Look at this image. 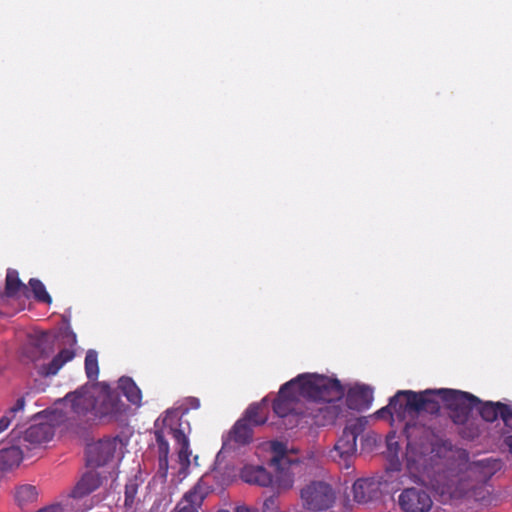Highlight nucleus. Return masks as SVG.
Returning <instances> with one entry per match:
<instances>
[{"label": "nucleus", "mask_w": 512, "mask_h": 512, "mask_svg": "<svg viewBox=\"0 0 512 512\" xmlns=\"http://www.w3.org/2000/svg\"><path fill=\"white\" fill-rule=\"evenodd\" d=\"M345 390L337 378L315 373H303L284 383L273 401V411L279 417L290 414L304 416L301 399H328L344 396Z\"/></svg>", "instance_id": "nucleus-1"}, {"label": "nucleus", "mask_w": 512, "mask_h": 512, "mask_svg": "<svg viewBox=\"0 0 512 512\" xmlns=\"http://www.w3.org/2000/svg\"><path fill=\"white\" fill-rule=\"evenodd\" d=\"M429 446L409 441L406 451L405 473L398 474L399 481L394 485L404 486L411 481L416 486L405 487L398 495V505L403 512H430L433 507V500L427 489L419 482H423L422 474L426 470L427 456L431 452Z\"/></svg>", "instance_id": "nucleus-2"}, {"label": "nucleus", "mask_w": 512, "mask_h": 512, "mask_svg": "<svg viewBox=\"0 0 512 512\" xmlns=\"http://www.w3.org/2000/svg\"><path fill=\"white\" fill-rule=\"evenodd\" d=\"M432 488L442 503L474 502L487 507L496 501L493 487L489 483L459 478L456 482L445 473H439L432 482Z\"/></svg>", "instance_id": "nucleus-3"}, {"label": "nucleus", "mask_w": 512, "mask_h": 512, "mask_svg": "<svg viewBox=\"0 0 512 512\" xmlns=\"http://www.w3.org/2000/svg\"><path fill=\"white\" fill-rule=\"evenodd\" d=\"M271 449L273 455L269 465L275 471L274 476L263 466L245 465L240 471V477L249 484L267 487L275 482L278 488L289 489L294 482L290 468L292 465L298 464V461L288 455L286 446L281 442H272Z\"/></svg>", "instance_id": "nucleus-4"}, {"label": "nucleus", "mask_w": 512, "mask_h": 512, "mask_svg": "<svg viewBox=\"0 0 512 512\" xmlns=\"http://www.w3.org/2000/svg\"><path fill=\"white\" fill-rule=\"evenodd\" d=\"M400 466L398 459H392L383 475L356 480L352 486L354 500L364 504L378 500L384 492L399 490V485L394 482L401 471Z\"/></svg>", "instance_id": "nucleus-5"}, {"label": "nucleus", "mask_w": 512, "mask_h": 512, "mask_svg": "<svg viewBox=\"0 0 512 512\" xmlns=\"http://www.w3.org/2000/svg\"><path fill=\"white\" fill-rule=\"evenodd\" d=\"M365 423L363 419L359 418L354 423L346 426L330 451V458L337 462L341 468L349 470L352 467L357 451V438L363 432Z\"/></svg>", "instance_id": "nucleus-6"}, {"label": "nucleus", "mask_w": 512, "mask_h": 512, "mask_svg": "<svg viewBox=\"0 0 512 512\" xmlns=\"http://www.w3.org/2000/svg\"><path fill=\"white\" fill-rule=\"evenodd\" d=\"M302 507L310 512H324L336 502L335 489L325 481H310L299 492Z\"/></svg>", "instance_id": "nucleus-7"}, {"label": "nucleus", "mask_w": 512, "mask_h": 512, "mask_svg": "<svg viewBox=\"0 0 512 512\" xmlns=\"http://www.w3.org/2000/svg\"><path fill=\"white\" fill-rule=\"evenodd\" d=\"M124 444L118 436L104 437L86 447L87 465L93 468L115 464L123 456Z\"/></svg>", "instance_id": "nucleus-8"}, {"label": "nucleus", "mask_w": 512, "mask_h": 512, "mask_svg": "<svg viewBox=\"0 0 512 512\" xmlns=\"http://www.w3.org/2000/svg\"><path fill=\"white\" fill-rule=\"evenodd\" d=\"M442 403L450 412V418L455 424H464L468 421L471 412L480 403L475 395L455 389L440 388Z\"/></svg>", "instance_id": "nucleus-9"}, {"label": "nucleus", "mask_w": 512, "mask_h": 512, "mask_svg": "<svg viewBox=\"0 0 512 512\" xmlns=\"http://www.w3.org/2000/svg\"><path fill=\"white\" fill-rule=\"evenodd\" d=\"M440 389H426L415 392L412 390H399L398 396H404L407 413L425 412L431 415H437L440 412L442 394Z\"/></svg>", "instance_id": "nucleus-10"}, {"label": "nucleus", "mask_w": 512, "mask_h": 512, "mask_svg": "<svg viewBox=\"0 0 512 512\" xmlns=\"http://www.w3.org/2000/svg\"><path fill=\"white\" fill-rule=\"evenodd\" d=\"M97 395L96 384H85L75 391L67 393L61 401L69 405L77 418H86V421L90 422L89 418L94 417Z\"/></svg>", "instance_id": "nucleus-11"}, {"label": "nucleus", "mask_w": 512, "mask_h": 512, "mask_svg": "<svg viewBox=\"0 0 512 512\" xmlns=\"http://www.w3.org/2000/svg\"><path fill=\"white\" fill-rule=\"evenodd\" d=\"M218 472L206 474L187 492L183 494L171 512H203V502L210 493V480L217 477Z\"/></svg>", "instance_id": "nucleus-12"}, {"label": "nucleus", "mask_w": 512, "mask_h": 512, "mask_svg": "<svg viewBox=\"0 0 512 512\" xmlns=\"http://www.w3.org/2000/svg\"><path fill=\"white\" fill-rule=\"evenodd\" d=\"M343 398L309 399L305 408L304 417H309L317 426H326L335 422L342 412L340 405L336 402Z\"/></svg>", "instance_id": "nucleus-13"}, {"label": "nucleus", "mask_w": 512, "mask_h": 512, "mask_svg": "<svg viewBox=\"0 0 512 512\" xmlns=\"http://www.w3.org/2000/svg\"><path fill=\"white\" fill-rule=\"evenodd\" d=\"M97 385V400L95 401L94 417L89 420L102 419L116 416L123 411L124 404L120 400L119 393L112 390L107 384Z\"/></svg>", "instance_id": "nucleus-14"}, {"label": "nucleus", "mask_w": 512, "mask_h": 512, "mask_svg": "<svg viewBox=\"0 0 512 512\" xmlns=\"http://www.w3.org/2000/svg\"><path fill=\"white\" fill-rule=\"evenodd\" d=\"M54 352V341L50 334L42 333L31 338L22 348L23 361L38 362L49 358Z\"/></svg>", "instance_id": "nucleus-15"}, {"label": "nucleus", "mask_w": 512, "mask_h": 512, "mask_svg": "<svg viewBox=\"0 0 512 512\" xmlns=\"http://www.w3.org/2000/svg\"><path fill=\"white\" fill-rule=\"evenodd\" d=\"M502 466L503 463L500 459L484 458L470 463L461 478L489 483V480L501 470Z\"/></svg>", "instance_id": "nucleus-16"}, {"label": "nucleus", "mask_w": 512, "mask_h": 512, "mask_svg": "<svg viewBox=\"0 0 512 512\" xmlns=\"http://www.w3.org/2000/svg\"><path fill=\"white\" fill-rule=\"evenodd\" d=\"M373 401V390L369 386L359 385L351 388L346 396V403L350 409L362 411L370 407Z\"/></svg>", "instance_id": "nucleus-17"}, {"label": "nucleus", "mask_w": 512, "mask_h": 512, "mask_svg": "<svg viewBox=\"0 0 512 512\" xmlns=\"http://www.w3.org/2000/svg\"><path fill=\"white\" fill-rule=\"evenodd\" d=\"M104 478L105 477L95 469L87 471L75 485L71 496L73 498H82L94 492L101 486Z\"/></svg>", "instance_id": "nucleus-18"}, {"label": "nucleus", "mask_w": 512, "mask_h": 512, "mask_svg": "<svg viewBox=\"0 0 512 512\" xmlns=\"http://www.w3.org/2000/svg\"><path fill=\"white\" fill-rule=\"evenodd\" d=\"M54 437V428L49 423L31 425L25 432L23 440L32 445H40Z\"/></svg>", "instance_id": "nucleus-19"}, {"label": "nucleus", "mask_w": 512, "mask_h": 512, "mask_svg": "<svg viewBox=\"0 0 512 512\" xmlns=\"http://www.w3.org/2000/svg\"><path fill=\"white\" fill-rule=\"evenodd\" d=\"M74 357V350L63 348L57 355L52 358L49 363L40 365L38 368V373L44 377L54 376L67 362L71 361Z\"/></svg>", "instance_id": "nucleus-20"}, {"label": "nucleus", "mask_w": 512, "mask_h": 512, "mask_svg": "<svg viewBox=\"0 0 512 512\" xmlns=\"http://www.w3.org/2000/svg\"><path fill=\"white\" fill-rule=\"evenodd\" d=\"M242 419L251 424L253 427L265 424L268 419L267 399L264 398L259 403H253L249 405Z\"/></svg>", "instance_id": "nucleus-21"}, {"label": "nucleus", "mask_w": 512, "mask_h": 512, "mask_svg": "<svg viewBox=\"0 0 512 512\" xmlns=\"http://www.w3.org/2000/svg\"><path fill=\"white\" fill-rule=\"evenodd\" d=\"M23 453L16 445L0 447V471L9 470L18 466L22 461Z\"/></svg>", "instance_id": "nucleus-22"}, {"label": "nucleus", "mask_w": 512, "mask_h": 512, "mask_svg": "<svg viewBox=\"0 0 512 512\" xmlns=\"http://www.w3.org/2000/svg\"><path fill=\"white\" fill-rule=\"evenodd\" d=\"M407 414L404 396H398V392L390 398L389 404L377 411L379 418L395 415L398 419H404Z\"/></svg>", "instance_id": "nucleus-23"}, {"label": "nucleus", "mask_w": 512, "mask_h": 512, "mask_svg": "<svg viewBox=\"0 0 512 512\" xmlns=\"http://www.w3.org/2000/svg\"><path fill=\"white\" fill-rule=\"evenodd\" d=\"M253 426L240 418L232 427L229 438L237 444L245 445L251 442Z\"/></svg>", "instance_id": "nucleus-24"}, {"label": "nucleus", "mask_w": 512, "mask_h": 512, "mask_svg": "<svg viewBox=\"0 0 512 512\" xmlns=\"http://www.w3.org/2000/svg\"><path fill=\"white\" fill-rule=\"evenodd\" d=\"M118 388L127 400L133 405L139 406L142 400V393L136 383L130 377H121L118 381Z\"/></svg>", "instance_id": "nucleus-25"}, {"label": "nucleus", "mask_w": 512, "mask_h": 512, "mask_svg": "<svg viewBox=\"0 0 512 512\" xmlns=\"http://www.w3.org/2000/svg\"><path fill=\"white\" fill-rule=\"evenodd\" d=\"M39 492L37 487L31 484H21L15 487L14 498L20 507L33 504L37 501Z\"/></svg>", "instance_id": "nucleus-26"}, {"label": "nucleus", "mask_w": 512, "mask_h": 512, "mask_svg": "<svg viewBox=\"0 0 512 512\" xmlns=\"http://www.w3.org/2000/svg\"><path fill=\"white\" fill-rule=\"evenodd\" d=\"M503 406H505V404L502 402H482L480 400V403L476 408L484 421L494 422L498 419V417L501 418V411Z\"/></svg>", "instance_id": "nucleus-27"}, {"label": "nucleus", "mask_w": 512, "mask_h": 512, "mask_svg": "<svg viewBox=\"0 0 512 512\" xmlns=\"http://www.w3.org/2000/svg\"><path fill=\"white\" fill-rule=\"evenodd\" d=\"M27 289V286L19 279L18 272L13 269H8L5 283L6 295L12 297L17 295L21 290L26 291Z\"/></svg>", "instance_id": "nucleus-28"}, {"label": "nucleus", "mask_w": 512, "mask_h": 512, "mask_svg": "<svg viewBox=\"0 0 512 512\" xmlns=\"http://www.w3.org/2000/svg\"><path fill=\"white\" fill-rule=\"evenodd\" d=\"M24 406V398H19L17 399L16 403L0 418V433L5 431L10 426L16 413L23 411Z\"/></svg>", "instance_id": "nucleus-29"}, {"label": "nucleus", "mask_w": 512, "mask_h": 512, "mask_svg": "<svg viewBox=\"0 0 512 512\" xmlns=\"http://www.w3.org/2000/svg\"><path fill=\"white\" fill-rule=\"evenodd\" d=\"M24 406V398H19L17 399L16 403L0 418V433L5 431L10 426L16 413L23 411Z\"/></svg>", "instance_id": "nucleus-30"}, {"label": "nucleus", "mask_w": 512, "mask_h": 512, "mask_svg": "<svg viewBox=\"0 0 512 512\" xmlns=\"http://www.w3.org/2000/svg\"><path fill=\"white\" fill-rule=\"evenodd\" d=\"M85 372L90 380H95L99 375L98 354L95 350H88L86 353Z\"/></svg>", "instance_id": "nucleus-31"}, {"label": "nucleus", "mask_w": 512, "mask_h": 512, "mask_svg": "<svg viewBox=\"0 0 512 512\" xmlns=\"http://www.w3.org/2000/svg\"><path fill=\"white\" fill-rule=\"evenodd\" d=\"M29 286L31 291L33 292L34 298L43 303L50 304L52 302V298L49 293L46 291L44 284L36 278H31L29 281Z\"/></svg>", "instance_id": "nucleus-32"}, {"label": "nucleus", "mask_w": 512, "mask_h": 512, "mask_svg": "<svg viewBox=\"0 0 512 512\" xmlns=\"http://www.w3.org/2000/svg\"><path fill=\"white\" fill-rule=\"evenodd\" d=\"M464 427L461 429V436L468 440H473L478 437L481 433L480 427L478 424L474 422H470L469 420L463 424Z\"/></svg>", "instance_id": "nucleus-33"}, {"label": "nucleus", "mask_w": 512, "mask_h": 512, "mask_svg": "<svg viewBox=\"0 0 512 512\" xmlns=\"http://www.w3.org/2000/svg\"><path fill=\"white\" fill-rule=\"evenodd\" d=\"M156 443L158 447V457H168L169 456V443L165 439L162 431L155 432Z\"/></svg>", "instance_id": "nucleus-34"}, {"label": "nucleus", "mask_w": 512, "mask_h": 512, "mask_svg": "<svg viewBox=\"0 0 512 512\" xmlns=\"http://www.w3.org/2000/svg\"><path fill=\"white\" fill-rule=\"evenodd\" d=\"M137 491H138V485L136 483L130 482V483L126 484L125 492H124V495H125L124 505L126 507L130 508L133 506V504L135 503Z\"/></svg>", "instance_id": "nucleus-35"}, {"label": "nucleus", "mask_w": 512, "mask_h": 512, "mask_svg": "<svg viewBox=\"0 0 512 512\" xmlns=\"http://www.w3.org/2000/svg\"><path fill=\"white\" fill-rule=\"evenodd\" d=\"M190 456H191V450L189 442L183 443L181 446H179L178 451V459L181 464V467L186 469L190 465Z\"/></svg>", "instance_id": "nucleus-36"}, {"label": "nucleus", "mask_w": 512, "mask_h": 512, "mask_svg": "<svg viewBox=\"0 0 512 512\" xmlns=\"http://www.w3.org/2000/svg\"><path fill=\"white\" fill-rule=\"evenodd\" d=\"M263 512H282L279 509V501L277 495H272L265 499L263 503Z\"/></svg>", "instance_id": "nucleus-37"}, {"label": "nucleus", "mask_w": 512, "mask_h": 512, "mask_svg": "<svg viewBox=\"0 0 512 512\" xmlns=\"http://www.w3.org/2000/svg\"><path fill=\"white\" fill-rule=\"evenodd\" d=\"M501 419L505 426L512 429V407L510 405L505 404V406L502 407Z\"/></svg>", "instance_id": "nucleus-38"}, {"label": "nucleus", "mask_w": 512, "mask_h": 512, "mask_svg": "<svg viewBox=\"0 0 512 512\" xmlns=\"http://www.w3.org/2000/svg\"><path fill=\"white\" fill-rule=\"evenodd\" d=\"M170 431H171L173 439L176 441V443L179 446H181L185 442H189V440L183 430H181L179 428H171Z\"/></svg>", "instance_id": "nucleus-39"}, {"label": "nucleus", "mask_w": 512, "mask_h": 512, "mask_svg": "<svg viewBox=\"0 0 512 512\" xmlns=\"http://www.w3.org/2000/svg\"><path fill=\"white\" fill-rule=\"evenodd\" d=\"M70 508L68 504L62 505V504H55L51 505L49 507H46L44 509H40L37 512H70Z\"/></svg>", "instance_id": "nucleus-40"}, {"label": "nucleus", "mask_w": 512, "mask_h": 512, "mask_svg": "<svg viewBox=\"0 0 512 512\" xmlns=\"http://www.w3.org/2000/svg\"><path fill=\"white\" fill-rule=\"evenodd\" d=\"M159 472L166 476L168 471V457H158Z\"/></svg>", "instance_id": "nucleus-41"}, {"label": "nucleus", "mask_w": 512, "mask_h": 512, "mask_svg": "<svg viewBox=\"0 0 512 512\" xmlns=\"http://www.w3.org/2000/svg\"><path fill=\"white\" fill-rule=\"evenodd\" d=\"M236 512H255V511L246 506H239L236 508Z\"/></svg>", "instance_id": "nucleus-42"}, {"label": "nucleus", "mask_w": 512, "mask_h": 512, "mask_svg": "<svg viewBox=\"0 0 512 512\" xmlns=\"http://www.w3.org/2000/svg\"><path fill=\"white\" fill-rule=\"evenodd\" d=\"M509 447H510V449L512 451V437L509 439Z\"/></svg>", "instance_id": "nucleus-43"}]
</instances>
